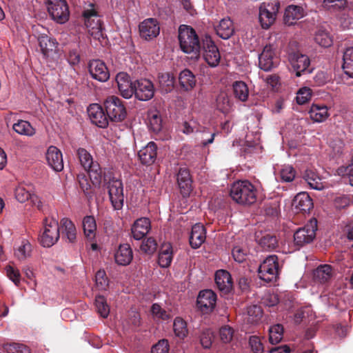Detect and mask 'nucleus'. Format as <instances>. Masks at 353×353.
<instances>
[{
    "mask_svg": "<svg viewBox=\"0 0 353 353\" xmlns=\"http://www.w3.org/2000/svg\"><path fill=\"white\" fill-rule=\"evenodd\" d=\"M178 40L182 52L191 55V59L200 57L202 38L200 39L195 30L188 25H181L178 30Z\"/></svg>",
    "mask_w": 353,
    "mask_h": 353,
    "instance_id": "1",
    "label": "nucleus"
},
{
    "mask_svg": "<svg viewBox=\"0 0 353 353\" xmlns=\"http://www.w3.org/2000/svg\"><path fill=\"white\" fill-rule=\"evenodd\" d=\"M230 195L237 203L244 205L254 204L257 199V190L248 180L238 181L231 186Z\"/></svg>",
    "mask_w": 353,
    "mask_h": 353,
    "instance_id": "2",
    "label": "nucleus"
},
{
    "mask_svg": "<svg viewBox=\"0 0 353 353\" xmlns=\"http://www.w3.org/2000/svg\"><path fill=\"white\" fill-rule=\"evenodd\" d=\"M104 185L108 190L112 205L115 210H121L123 206V185L121 180L117 178L113 172L108 171L103 176Z\"/></svg>",
    "mask_w": 353,
    "mask_h": 353,
    "instance_id": "3",
    "label": "nucleus"
},
{
    "mask_svg": "<svg viewBox=\"0 0 353 353\" xmlns=\"http://www.w3.org/2000/svg\"><path fill=\"white\" fill-rule=\"evenodd\" d=\"M43 231L39 241L43 247L50 248L60 238V226L54 218H46L43 221Z\"/></svg>",
    "mask_w": 353,
    "mask_h": 353,
    "instance_id": "4",
    "label": "nucleus"
},
{
    "mask_svg": "<svg viewBox=\"0 0 353 353\" xmlns=\"http://www.w3.org/2000/svg\"><path fill=\"white\" fill-rule=\"evenodd\" d=\"M317 230V220L314 219L310 221L302 228L297 229L294 233V245L299 249L311 243L316 237Z\"/></svg>",
    "mask_w": 353,
    "mask_h": 353,
    "instance_id": "5",
    "label": "nucleus"
},
{
    "mask_svg": "<svg viewBox=\"0 0 353 353\" xmlns=\"http://www.w3.org/2000/svg\"><path fill=\"white\" fill-rule=\"evenodd\" d=\"M103 106L108 118L112 121L120 122L126 117V108L123 101L118 97L112 95L107 97Z\"/></svg>",
    "mask_w": 353,
    "mask_h": 353,
    "instance_id": "6",
    "label": "nucleus"
},
{
    "mask_svg": "<svg viewBox=\"0 0 353 353\" xmlns=\"http://www.w3.org/2000/svg\"><path fill=\"white\" fill-rule=\"evenodd\" d=\"M48 12L52 19L57 23L63 24L70 18V10L66 0H46Z\"/></svg>",
    "mask_w": 353,
    "mask_h": 353,
    "instance_id": "7",
    "label": "nucleus"
},
{
    "mask_svg": "<svg viewBox=\"0 0 353 353\" xmlns=\"http://www.w3.org/2000/svg\"><path fill=\"white\" fill-rule=\"evenodd\" d=\"M279 265L278 256L270 255L263 261L259 267L258 274L259 278L267 282H272L276 280L279 274Z\"/></svg>",
    "mask_w": 353,
    "mask_h": 353,
    "instance_id": "8",
    "label": "nucleus"
},
{
    "mask_svg": "<svg viewBox=\"0 0 353 353\" xmlns=\"http://www.w3.org/2000/svg\"><path fill=\"white\" fill-rule=\"evenodd\" d=\"M201 50L204 59L210 66L218 65L221 59L220 52L210 36L205 34L202 37Z\"/></svg>",
    "mask_w": 353,
    "mask_h": 353,
    "instance_id": "9",
    "label": "nucleus"
},
{
    "mask_svg": "<svg viewBox=\"0 0 353 353\" xmlns=\"http://www.w3.org/2000/svg\"><path fill=\"white\" fill-rule=\"evenodd\" d=\"M288 61L296 77H301L305 73H311L312 71V69L310 68V59L306 54L299 52H289Z\"/></svg>",
    "mask_w": 353,
    "mask_h": 353,
    "instance_id": "10",
    "label": "nucleus"
},
{
    "mask_svg": "<svg viewBox=\"0 0 353 353\" xmlns=\"http://www.w3.org/2000/svg\"><path fill=\"white\" fill-rule=\"evenodd\" d=\"M154 86L153 83L147 79H141L134 82V90L135 97L139 101H148L154 95Z\"/></svg>",
    "mask_w": 353,
    "mask_h": 353,
    "instance_id": "11",
    "label": "nucleus"
},
{
    "mask_svg": "<svg viewBox=\"0 0 353 353\" xmlns=\"http://www.w3.org/2000/svg\"><path fill=\"white\" fill-rule=\"evenodd\" d=\"M85 26L89 29L88 31L95 37L102 36L103 24L94 9L86 10L83 12Z\"/></svg>",
    "mask_w": 353,
    "mask_h": 353,
    "instance_id": "12",
    "label": "nucleus"
},
{
    "mask_svg": "<svg viewBox=\"0 0 353 353\" xmlns=\"http://www.w3.org/2000/svg\"><path fill=\"white\" fill-rule=\"evenodd\" d=\"M216 303V294L211 290H205L199 292L196 306L203 314H209L213 311Z\"/></svg>",
    "mask_w": 353,
    "mask_h": 353,
    "instance_id": "13",
    "label": "nucleus"
},
{
    "mask_svg": "<svg viewBox=\"0 0 353 353\" xmlns=\"http://www.w3.org/2000/svg\"><path fill=\"white\" fill-rule=\"evenodd\" d=\"M279 62V58L275 56L272 47L265 46L259 56V68L264 71H270L276 68Z\"/></svg>",
    "mask_w": 353,
    "mask_h": 353,
    "instance_id": "14",
    "label": "nucleus"
},
{
    "mask_svg": "<svg viewBox=\"0 0 353 353\" xmlns=\"http://www.w3.org/2000/svg\"><path fill=\"white\" fill-rule=\"evenodd\" d=\"M88 71L93 79L101 82H105L110 78V72L106 65L99 59L89 62Z\"/></svg>",
    "mask_w": 353,
    "mask_h": 353,
    "instance_id": "15",
    "label": "nucleus"
},
{
    "mask_svg": "<svg viewBox=\"0 0 353 353\" xmlns=\"http://www.w3.org/2000/svg\"><path fill=\"white\" fill-rule=\"evenodd\" d=\"M88 114L92 123L97 126L105 128L108 125V115L105 114L103 108L97 103L90 105L88 108Z\"/></svg>",
    "mask_w": 353,
    "mask_h": 353,
    "instance_id": "16",
    "label": "nucleus"
},
{
    "mask_svg": "<svg viewBox=\"0 0 353 353\" xmlns=\"http://www.w3.org/2000/svg\"><path fill=\"white\" fill-rule=\"evenodd\" d=\"M160 28L158 21L155 19H147L139 25L140 35L146 40L157 37Z\"/></svg>",
    "mask_w": 353,
    "mask_h": 353,
    "instance_id": "17",
    "label": "nucleus"
},
{
    "mask_svg": "<svg viewBox=\"0 0 353 353\" xmlns=\"http://www.w3.org/2000/svg\"><path fill=\"white\" fill-rule=\"evenodd\" d=\"M215 283L223 294H229L232 290L233 282L230 274L225 270H219L215 273Z\"/></svg>",
    "mask_w": 353,
    "mask_h": 353,
    "instance_id": "18",
    "label": "nucleus"
},
{
    "mask_svg": "<svg viewBox=\"0 0 353 353\" xmlns=\"http://www.w3.org/2000/svg\"><path fill=\"white\" fill-rule=\"evenodd\" d=\"M46 157L48 165L55 172H61L63 169L62 153L57 147L50 146Z\"/></svg>",
    "mask_w": 353,
    "mask_h": 353,
    "instance_id": "19",
    "label": "nucleus"
},
{
    "mask_svg": "<svg viewBox=\"0 0 353 353\" xmlns=\"http://www.w3.org/2000/svg\"><path fill=\"white\" fill-rule=\"evenodd\" d=\"M115 80L121 96L130 99L133 95L134 90V83L131 82L130 76L125 72H119Z\"/></svg>",
    "mask_w": 353,
    "mask_h": 353,
    "instance_id": "20",
    "label": "nucleus"
},
{
    "mask_svg": "<svg viewBox=\"0 0 353 353\" xmlns=\"http://www.w3.org/2000/svg\"><path fill=\"white\" fill-rule=\"evenodd\" d=\"M138 156L141 163L143 165H152L157 159V144L153 141H150V143H148L147 145H145L139 151Z\"/></svg>",
    "mask_w": 353,
    "mask_h": 353,
    "instance_id": "21",
    "label": "nucleus"
},
{
    "mask_svg": "<svg viewBox=\"0 0 353 353\" xmlns=\"http://www.w3.org/2000/svg\"><path fill=\"white\" fill-rule=\"evenodd\" d=\"M176 180L183 196H189L192 191V182L189 170L186 168H181L177 173Z\"/></svg>",
    "mask_w": 353,
    "mask_h": 353,
    "instance_id": "22",
    "label": "nucleus"
},
{
    "mask_svg": "<svg viewBox=\"0 0 353 353\" xmlns=\"http://www.w3.org/2000/svg\"><path fill=\"white\" fill-rule=\"evenodd\" d=\"M206 231L203 225L196 223L192 227L189 236L190 246L193 249L199 248L205 241Z\"/></svg>",
    "mask_w": 353,
    "mask_h": 353,
    "instance_id": "23",
    "label": "nucleus"
},
{
    "mask_svg": "<svg viewBox=\"0 0 353 353\" xmlns=\"http://www.w3.org/2000/svg\"><path fill=\"white\" fill-rule=\"evenodd\" d=\"M150 221L148 218L137 219L133 224L131 233L135 240H141L144 238L150 230Z\"/></svg>",
    "mask_w": 353,
    "mask_h": 353,
    "instance_id": "24",
    "label": "nucleus"
},
{
    "mask_svg": "<svg viewBox=\"0 0 353 353\" xmlns=\"http://www.w3.org/2000/svg\"><path fill=\"white\" fill-rule=\"evenodd\" d=\"M61 235L63 239L74 243L77 239V229L74 224L68 218H63L59 223Z\"/></svg>",
    "mask_w": 353,
    "mask_h": 353,
    "instance_id": "25",
    "label": "nucleus"
},
{
    "mask_svg": "<svg viewBox=\"0 0 353 353\" xmlns=\"http://www.w3.org/2000/svg\"><path fill=\"white\" fill-rule=\"evenodd\" d=\"M304 16V10L301 6L290 5L285 10L283 21L285 25L292 26Z\"/></svg>",
    "mask_w": 353,
    "mask_h": 353,
    "instance_id": "26",
    "label": "nucleus"
},
{
    "mask_svg": "<svg viewBox=\"0 0 353 353\" xmlns=\"http://www.w3.org/2000/svg\"><path fill=\"white\" fill-rule=\"evenodd\" d=\"M293 205L299 212H309L313 208L312 199L306 192L297 194L293 199Z\"/></svg>",
    "mask_w": 353,
    "mask_h": 353,
    "instance_id": "27",
    "label": "nucleus"
},
{
    "mask_svg": "<svg viewBox=\"0 0 353 353\" xmlns=\"http://www.w3.org/2000/svg\"><path fill=\"white\" fill-rule=\"evenodd\" d=\"M157 79L158 87L161 93L168 94L173 90L175 84V78L172 73H159Z\"/></svg>",
    "mask_w": 353,
    "mask_h": 353,
    "instance_id": "28",
    "label": "nucleus"
},
{
    "mask_svg": "<svg viewBox=\"0 0 353 353\" xmlns=\"http://www.w3.org/2000/svg\"><path fill=\"white\" fill-rule=\"evenodd\" d=\"M132 250L128 243L121 244L114 254L116 263L120 265H127L132 260Z\"/></svg>",
    "mask_w": 353,
    "mask_h": 353,
    "instance_id": "29",
    "label": "nucleus"
},
{
    "mask_svg": "<svg viewBox=\"0 0 353 353\" xmlns=\"http://www.w3.org/2000/svg\"><path fill=\"white\" fill-rule=\"evenodd\" d=\"M215 30L219 37L223 39H228L234 32L233 22L229 18L223 19L215 28Z\"/></svg>",
    "mask_w": 353,
    "mask_h": 353,
    "instance_id": "30",
    "label": "nucleus"
},
{
    "mask_svg": "<svg viewBox=\"0 0 353 353\" xmlns=\"http://www.w3.org/2000/svg\"><path fill=\"white\" fill-rule=\"evenodd\" d=\"M179 81L181 88L185 91L192 90L196 85V77L188 69H185L179 74Z\"/></svg>",
    "mask_w": 353,
    "mask_h": 353,
    "instance_id": "31",
    "label": "nucleus"
},
{
    "mask_svg": "<svg viewBox=\"0 0 353 353\" xmlns=\"http://www.w3.org/2000/svg\"><path fill=\"white\" fill-rule=\"evenodd\" d=\"M310 119L314 122L321 123L324 121L328 117V109L326 105L312 104L309 110Z\"/></svg>",
    "mask_w": 353,
    "mask_h": 353,
    "instance_id": "32",
    "label": "nucleus"
},
{
    "mask_svg": "<svg viewBox=\"0 0 353 353\" xmlns=\"http://www.w3.org/2000/svg\"><path fill=\"white\" fill-rule=\"evenodd\" d=\"M38 41L41 51L44 56H48L50 52L55 51L58 45L55 39L52 38L47 34H42L39 36Z\"/></svg>",
    "mask_w": 353,
    "mask_h": 353,
    "instance_id": "33",
    "label": "nucleus"
},
{
    "mask_svg": "<svg viewBox=\"0 0 353 353\" xmlns=\"http://www.w3.org/2000/svg\"><path fill=\"white\" fill-rule=\"evenodd\" d=\"M332 276V268L327 264L319 265L313 272L314 280L321 283L327 282Z\"/></svg>",
    "mask_w": 353,
    "mask_h": 353,
    "instance_id": "34",
    "label": "nucleus"
},
{
    "mask_svg": "<svg viewBox=\"0 0 353 353\" xmlns=\"http://www.w3.org/2000/svg\"><path fill=\"white\" fill-rule=\"evenodd\" d=\"M172 261V247L170 243H164L161 245L158 262L161 267L168 268Z\"/></svg>",
    "mask_w": 353,
    "mask_h": 353,
    "instance_id": "35",
    "label": "nucleus"
},
{
    "mask_svg": "<svg viewBox=\"0 0 353 353\" xmlns=\"http://www.w3.org/2000/svg\"><path fill=\"white\" fill-rule=\"evenodd\" d=\"M148 127L154 133L159 132L162 129V118L157 110H151L148 112Z\"/></svg>",
    "mask_w": 353,
    "mask_h": 353,
    "instance_id": "36",
    "label": "nucleus"
},
{
    "mask_svg": "<svg viewBox=\"0 0 353 353\" xmlns=\"http://www.w3.org/2000/svg\"><path fill=\"white\" fill-rule=\"evenodd\" d=\"M82 226L87 239H93L97 230V223L93 216H85L82 221Z\"/></svg>",
    "mask_w": 353,
    "mask_h": 353,
    "instance_id": "37",
    "label": "nucleus"
},
{
    "mask_svg": "<svg viewBox=\"0 0 353 353\" xmlns=\"http://www.w3.org/2000/svg\"><path fill=\"white\" fill-rule=\"evenodd\" d=\"M88 174L90 181L92 184L95 186H99L103 180V176L108 172H103L101 168L100 167L98 162L94 163L92 168L85 170Z\"/></svg>",
    "mask_w": 353,
    "mask_h": 353,
    "instance_id": "38",
    "label": "nucleus"
},
{
    "mask_svg": "<svg viewBox=\"0 0 353 353\" xmlns=\"http://www.w3.org/2000/svg\"><path fill=\"white\" fill-rule=\"evenodd\" d=\"M233 92L235 98L245 102L249 96V90L247 84L242 81H236L232 85Z\"/></svg>",
    "mask_w": 353,
    "mask_h": 353,
    "instance_id": "39",
    "label": "nucleus"
},
{
    "mask_svg": "<svg viewBox=\"0 0 353 353\" xmlns=\"http://www.w3.org/2000/svg\"><path fill=\"white\" fill-rule=\"evenodd\" d=\"M12 129L21 135L32 137L35 134V129L30 123L24 120H19L13 125Z\"/></svg>",
    "mask_w": 353,
    "mask_h": 353,
    "instance_id": "40",
    "label": "nucleus"
},
{
    "mask_svg": "<svg viewBox=\"0 0 353 353\" xmlns=\"http://www.w3.org/2000/svg\"><path fill=\"white\" fill-rule=\"evenodd\" d=\"M259 245L264 251H273L278 247V240L276 236L266 234L259 240Z\"/></svg>",
    "mask_w": 353,
    "mask_h": 353,
    "instance_id": "41",
    "label": "nucleus"
},
{
    "mask_svg": "<svg viewBox=\"0 0 353 353\" xmlns=\"http://www.w3.org/2000/svg\"><path fill=\"white\" fill-rule=\"evenodd\" d=\"M304 179L307 182L311 188L321 190L323 188L321 179L312 170H307L303 175Z\"/></svg>",
    "mask_w": 353,
    "mask_h": 353,
    "instance_id": "42",
    "label": "nucleus"
},
{
    "mask_svg": "<svg viewBox=\"0 0 353 353\" xmlns=\"http://www.w3.org/2000/svg\"><path fill=\"white\" fill-rule=\"evenodd\" d=\"M276 14L273 13L268 9L264 10L259 8V19L261 27L263 29H268L275 21Z\"/></svg>",
    "mask_w": 353,
    "mask_h": 353,
    "instance_id": "43",
    "label": "nucleus"
},
{
    "mask_svg": "<svg viewBox=\"0 0 353 353\" xmlns=\"http://www.w3.org/2000/svg\"><path fill=\"white\" fill-rule=\"evenodd\" d=\"M315 42L323 48H328L332 45V36L325 30L319 29L315 34Z\"/></svg>",
    "mask_w": 353,
    "mask_h": 353,
    "instance_id": "44",
    "label": "nucleus"
},
{
    "mask_svg": "<svg viewBox=\"0 0 353 353\" xmlns=\"http://www.w3.org/2000/svg\"><path fill=\"white\" fill-rule=\"evenodd\" d=\"M343 68L345 73L353 78V47L348 48L343 53Z\"/></svg>",
    "mask_w": 353,
    "mask_h": 353,
    "instance_id": "45",
    "label": "nucleus"
},
{
    "mask_svg": "<svg viewBox=\"0 0 353 353\" xmlns=\"http://www.w3.org/2000/svg\"><path fill=\"white\" fill-rule=\"evenodd\" d=\"M247 313V321L249 323L251 324L258 323L263 316V311L261 307L256 305H252L248 307Z\"/></svg>",
    "mask_w": 353,
    "mask_h": 353,
    "instance_id": "46",
    "label": "nucleus"
},
{
    "mask_svg": "<svg viewBox=\"0 0 353 353\" xmlns=\"http://www.w3.org/2000/svg\"><path fill=\"white\" fill-rule=\"evenodd\" d=\"M77 154L81 165L85 170L92 168V165L97 163V161H93L91 154L84 148H79L77 151Z\"/></svg>",
    "mask_w": 353,
    "mask_h": 353,
    "instance_id": "47",
    "label": "nucleus"
},
{
    "mask_svg": "<svg viewBox=\"0 0 353 353\" xmlns=\"http://www.w3.org/2000/svg\"><path fill=\"white\" fill-rule=\"evenodd\" d=\"M283 327L281 324H276L269 329V341L272 344L279 343L283 339Z\"/></svg>",
    "mask_w": 353,
    "mask_h": 353,
    "instance_id": "48",
    "label": "nucleus"
},
{
    "mask_svg": "<svg viewBox=\"0 0 353 353\" xmlns=\"http://www.w3.org/2000/svg\"><path fill=\"white\" fill-rule=\"evenodd\" d=\"M32 245L27 240H23L21 243L15 250L14 255L19 260H24L30 256Z\"/></svg>",
    "mask_w": 353,
    "mask_h": 353,
    "instance_id": "49",
    "label": "nucleus"
},
{
    "mask_svg": "<svg viewBox=\"0 0 353 353\" xmlns=\"http://www.w3.org/2000/svg\"><path fill=\"white\" fill-rule=\"evenodd\" d=\"M173 329L175 335L180 339H184L188 334L186 322L181 317L175 318L173 323Z\"/></svg>",
    "mask_w": 353,
    "mask_h": 353,
    "instance_id": "50",
    "label": "nucleus"
},
{
    "mask_svg": "<svg viewBox=\"0 0 353 353\" xmlns=\"http://www.w3.org/2000/svg\"><path fill=\"white\" fill-rule=\"evenodd\" d=\"M216 104L217 109L223 114L228 113L231 108L229 97L224 92H221L217 96Z\"/></svg>",
    "mask_w": 353,
    "mask_h": 353,
    "instance_id": "51",
    "label": "nucleus"
},
{
    "mask_svg": "<svg viewBox=\"0 0 353 353\" xmlns=\"http://www.w3.org/2000/svg\"><path fill=\"white\" fill-rule=\"evenodd\" d=\"M96 285L99 290H106L108 287V279L103 270H99L95 274Z\"/></svg>",
    "mask_w": 353,
    "mask_h": 353,
    "instance_id": "52",
    "label": "nucleus"
},
{
    "mask_svg": "<svg viewBox=\"0 0 353 353\" xmlns=\"http://www.w3.org/2000/svg\"><path fill=\"white\" fill-rule=\"evenodd\" d=\"M96 307L98 310V312L100 315L106 318L110 312V308L108 305L106 304L105 299L103 296H97L95 300Z\"/></svg>",
    "mask_w": 353,
    "mask_h": 353,
    "instance_id": "53",
    "label": "nucleus"
},
{
    "mask_svg": "<svg viewBox=\"0 0 353 353\" xmlns=\"http://www.w3.org/2000/svg\"><path fill=\"white\" fill-rule=\"evenodd\" d=\"M77 179L79 181V187L85 195L88 197H92V192L91 190V185L88 177L84 174H79L77 176Z\"/></svg>",
    "mask_w": 353,
    "mask_h": 353,
    "instance_id": "54",
    "label": "nucleus"
},
{
    "mask_svg": "<svg viewBox=\"0 0 353 353\" xmlns=\"http://www.w3.org/2000/svg\"><path fill=\"white\" fill-rule=\"evenodd\" d=\"M4 349L7 353H30L29 348L21 343H12L6 344Z\"/></svg>",
    "mask_w": 353,
    "mask_h": 353,
    "instance_id": "55",
    "label": "nucleus"
},
{
    "mask_svg": "<svg viewBox=\"0 0 353 353\" xmlns=\"http://www.w3.org/2000/svg\"><path fill=\"white\" fill-rule=\"evenodd\" d=\"M296 172L291 165H284L280 171L282 181L291 182L295 177Z\"/></svg>",
    "mask_w": 353,
    "mask_h": 353,
    "instance_id": "56",
    "label": "nucleus"
},
{
    "mask_svg": "<svg viewBox=\"0 0 353 353\" xmlns=\"http://www.w3.org/2000/svg\"><path fill=\"white\" fill-rule=\"evenodd\" d=\"M157 248V243L156 241L152 238H148L145 241H143L141 245V250L148 254H153Z\"/></svg>",
    "mask_w": 353,
    "mask_h": 353,
    "instance_id": "57",
    "label": "nucleus"
},
{
    "mask_svg": "<svg viewBox=\"0 0 353 353\" xmlns=\"http://www.w3.org/2000/svg\"><path fill=\"white\" fill-rule=\"evenodd\" d=\"M151 312L154 317L162 320H168L170 318V314L157 303L152 305Z\"/></svg>",
    "mask_w": 353,
    "mask_h": 353,
    "instance_id": "58",
    "label": "nucleus"
},
{
    "mask_svg": "<svg viewBox=\"0 0 353 353\" xmlns=\"http://www.w3.org/2000/svg\"><path fill=\"white\" fill-rule=\"evenodd\" d=\"M213 336V333L210 330H203L200 335L201 345L205 349L210 348L212 345Z\"/></svg>",
    "mask_w": 353,
    "mask_h": 353,
    "instance_id": "59",
    "label": "nucleus"
},
{
    "mask_svg": "<svg viewBox=\"0 0 353 353\" xmlns=\"http://www.w3.org/2000/svg\"><path fill=\"white\" fill-rule=\"evenodd\" d=\"M234 334L233 329L229 325H224L219 330L220 339L224 343L231 341Z\"/></svg>",
    "mask_w": 353,
    "mask_h": 353,
    "instance_id": "60",
    "label": "nucleus"
},
{
    "mask_svg": "<svg viewBox=\"0 0 353 353\" xmlns=\"http://www.w3.org/2000/svg\"><path fill=\"white\" fill-rule=\"evenodd\" d=\"M7 276L17 285L20 284L21 274L19 270L15 269L11 265L6 267Z\"/></svg>",
    "mask_w": 353,
    "mask_h": 353,
    "instance_id": "61",
    "label": "nucleus"
},
{
    "mask_svg": "<svg viewBox=\"0 0 353 353\" xmlns=\"http://www.w3.org/2000/svg\"><path fill=\"white\" fill-rule=\"evenodd\" d=\"M170 345L167 339H161L152 347V353H168Z\"/></svg>",
    "mask_w": 353,
    "mask_h": 353,
    "instance_id": "62",
    "label": "nucleus"
},
{
    "mask_svg": "<svg viewBox=\"0 0 353 353\" xmlns=\"http://www.w3.org/2000/svg\"><path fill=\"white\" fill-rule=\"evenodd\" d=\"M249 344L254 353H263L264 352V347L259 337L256 336H250Z\"/></svg>",
    "mask_w": 353,
    "mask_h": 353,
    "instance_id": "63",
    "label": "nucleus"
},
{
    "mask_svg": "<svg viewBox=\"0 0 353 353\" xmlns=\"http://www.w3.org/2000/svg\"><path fill=\"white\" fill-rule=\"evenodd\" d=\"M339 174L347 178L350 184L353 186V165L342 166L338 169Z\"/></svg>",
    "mask_w": 353,
    "mask_h": 353,
    "instance_id": "64",
    "label": "nucleus"
}]
</instances>
